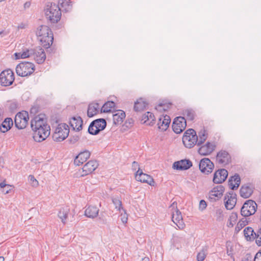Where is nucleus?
<instances>
[{
    "mask_svg": "<svg viewBox=\"0 0 261 261\" xmlns=\"http://www.w3.org/2000/svg\"><path fill=\"white\" fill-rule=\"evenodd\" d=\"M170 105V104H165L161 103L155 107V109L160 112L166 111L169 108Z\"/></svg>",
    "mask_w": 261,
    "mask_h": 261,
    "instance_id": "nucleus-46",
    "label": "nucleus"
},
{
    "mask_svg": "<svg viewBox=\"0 0 261 261\" xmlns=\"http://www.w3.org/2000/svg\"><path fill=\"white\" fill-rule=\"evenodd\" d=\"M73 215L70 213V208L68 206L61 207L58 212V216L61 219V222L65 224L70 216Z\"/></svg>",
    "mask_w": 261,
    "mask_h": 261,
    "instance_id": "nucleus-21",
    "label": "nucleus"
},
{
    "mask_svg": "<svg viewBox=\"0 0 261 261\" xmlns=\"http://www.w3.org/2000/svg\"><path fill=\"white\" fill-rule=\"evenodd\" d=\"M99 213V209L95 206H89L85 211V215L90 218H96Z\"/></svg>",
    "mask_w": 261,
    "mask_h": 261,
    "instance_id": "nucleus-29",
    "label": "nucleus"
},
{
    "mask_svg": "<svg viewBox=\"0 0 261 261\" xmlns=\"http://www.w3.org/2000/svg\"><path fill=\"white\" fill-rule=\"evenodd\" d=\"M0 187L2 189V192L5 194H8L9 193V190H6V191H5V188H10V187H11V186L9 185H6V184H5L4 182H1L0 183Z\"/></svg>",
    "mask_w": 261,
    "mask_h": 261,
    "instance_id": "nucleus-52",
    "label": "nucleus"
},
{
    "mask_svg": "<svg viewBox=\"0 0 261 261\" xmlns=\"http://www.w3.org/2000/svg\"><path fill=\"white\" fill-rule=\"evenodd\" d=\"M227 254H228V255L231 256V257H232L231 247H230V249L227 247Z\"/></svg>",
    "mask_w": 261,
    "mask_h": 261,
    "instance_id": "nucleus-57",
    "label": "nucleus"
},
{
    "mask_svg": "<svg viewBox=\"0 0 261 261\" xmlns=\"http://www.w3.org/2000/svg\"><path fill=\"white\" fill-rule=\"evenodd\" d=\"M44 128L34 130V139L36 141L40 142L45 140L50 135V126L49 125H43Z\"/></svg>",
    "mask_w": 261,
    "mask_h": 261,
    "instance_id": "nucleus-10",
    "label": "nucleus"
},
{
    "mask_svg": "<svg viewBox=\"0 0 261 261\" xmlns=\"http://www.w3.org/2000/svg\"><path fill=\"white\" fill-rule=\"evenodd\" d=\"M79 136L78 135H75L70 137L69 141L71 144H74L79 141Z\"/></svg>",
    "mask_w": 261,
    "mask_h": 261,
    "instance_id": "nucleus-53",
    "label": "nucleus"
},
{
    "mask_svg": "<svg viewBox=\"0 0 261 261\" xmlns=\"http://www.w3.org/2000/svg\"><path fill=\"white\" fill-rule=\"evenodd\" d=\"M216 145L214 143L207 142L206 144L201 145L198 149V152L201 155H208L212 153L215 149Z\"/></svg>",
    "mask_w": 261,
    "mask_h": 261,
    "instance_id": "nucleus-18",
    "label": "nucleus"
},
{
    "mask_svg": "<svg viewBox=\"0 0 261 261\" xmlns=\"http://www.w3.org/2000/svg\"><path fill=\"white\" fill-rule=\"evenodd\" d=\"M48 125L46 119L41 118L40 116H37L31 121V127L34 130L40 129L44 128L43 125Z\"/></svg>",
    "mask_w": 261,
    "mask_h": 261,
    "instance_id": "nucleus-22",
    "label": "nucleus"
},
{
    "mask_svg": "<svg viewBox=\"0 0 261 261\" xmlns=\"http://www.w3.org/2000/svg\"><path fill=\"white\" fill-rule=\"evenodd\" d=\"M192 166V163L189 160H182L173 164V168L178 170H187Z\"/></svg>",
    "mask_w": 261,
    "mask_h": 261,
    "instance_id": "nucleus-26",
    "label": "nucleus"
},
{
    "mask_svg": "<svg viewBox=\"0 0 261 261\" xmlns=\"http://www.w3.org/2000/svg\"><path fill=\"white\" fill-rule=\"evenodd\" d=\"M112 202L117 211H120L122 209V202L118 197H113L112 198Z\"/></svg>",
    "mask_w": 261,
    "mask_h": 261,
    "instance_id": "nucleus-43",
    "label": "nucleus"
},
{
    "mask_svg": "<svg viewBox=\"0 0 261 261\" xmlns=\"http://www.w3.org/2000/svg\"><path fill=\"white\" fill-rule=\"evenodd\" d=\"M45 13L46 18L52 23L57 22L61 16L59 6L55 4H51L49 7L47 5Z\"/></svg>",
    "mask_w": 261,
    "mask_h": 261,
    "instance_id": "nucleus-2",
    "label": "nucleus"
},
{
    "mask_svg": "<svg viewBox=\"0 0 261 261\" xmlns=\"http://www.w3.org/2000/svg\"><path fill=\"white\" fill-rule=\"evenodd\" d=\"M255 241L258 246H261V228L258 229L255 234Z\"/></svg>",
    "mask_w": 261,
    "mask_h": 261,
    "instance_id": "nucleus-49",
    "label": "nucleus"
},
{
    "mask_svg": "<svg viewBox=\"0 0 261 261\" xmlns=\"http://www.w3.org/2000/svg\"><path fill=\"white\" fill-rule=\"evenodd\" d=\"M136 179L143 183H147L148 185L154 186L155 182L153 178L150 175L144 173L142 171H137L135 174Z\"/></svg>",
    "mask_w": 261,
    "mask_h": 261,
    "instance_id": "nucleus-14",
    "label": "nucleus"
},
{
    "mask_svg": "<svg viewBox=\"0 0 261 261\" xmlns=\"http://www.w3.org/2000/svg\"><path fill=\"white\" fill-rule=\"evenodd\" d=\"M200 171L206 174L211 173L214 168V165L208 158H204L201 160L199 164Z\"/></svg>",
    "mask_w": 261,
    "mask_h": 261,
    "instance_id": "nucleus-12",
    "label": "nucleus"
},
{
    "mask_svg": "<svg viewBox=\"0 0 261 261\" xmlns=\"http://www.w3.org/2000/svg\"><path fill=\"white\" fill-rule=\"evenodd\" d=\"M13 124V121L12 118H7L2 123L0 126V130L3 133H6L11 128Z\"/></svg>",
    "mask_w": 261,
    "mask_h": 261,
    "instance_id": "nucleus-32",
    "label": "nucleus"
},
{
    "mask_svg": "<svg viewBox=\"0 0 261 261\" xmlns=\"http://www.w3.org/2000/svg\"><path fill=\"white\" fill-rule=\"evenodd\" d=\"M198 136V142H197V145H198V146L202 144L204 142V141L206 140L207 137L206 131L204 129L201 130L198 133V136Z\"/></svg>",
    "mask_w": 261,
    "mask_h": 261,
    "instance_id": "nucleus-38",
    "label": "nucleus"
},
{
    "mask_svg": "<svg viewBox=\"0 0 261 261\" xmlns=\"http://www.w3.org/2000/svg\"><path fill=\"white\" fill-rule=\"evenodd\" d=\"M8 190L9 191L10 190V188H5V191H6V190Z\"/></svg>",
    "mask_w": 261,
    "mask_h": 261,
    "instance_id": "nucleus-61",
    "label": "nucleus"
},
{
    "mask_svg": "<svg viewBox=\"0 0 261 261\" xmlns=\"http://www.w3.org/2000/svg\"><path fill=\"white\" fill-rule=\"evenodd\" d=\"M125 214H124L123 216H122V215H121V216H122L121 220L123 223H126L127 221V217H125Z\"/></svg>",
    "mask_w": 261,
    "mask_h": 261,
    "instance_id": "nucleus-56",
    "label": "nucleus"
},
{
    "mask_svg": "<svg viewBox=\"0 0 261 261\" xmlns=\"http://www.w3.org/2000/svg\"><path fill=\"white\" fill-rule=\"evenodd\" d=\"M70 124L74 130L79 131L82 128L83 120L80 117H73L70 120Z\"/></svg>",
    "mask_w": 261,
    "mask_h": 261,
    "instance_id": "nucleus-28",
    "label": "nucleus"
},
{
    "mask_svg": "<svg viewBox=\"0 0 261 261\" xmlns=\"http://www.w3.org/2000/svg\"><path fill=\"white\" fill-rule=\"evenodd\" d=\"M115 106V103L113 101H107L101 108V111L103 113H108L111 111L112 109Z\"/></svg>",
    "mask_w": 261,
    "mask_h": 261,
    "instance_id": "nucleus-39",
    "label": "nucleus"
},
{
    "mask_svg": "<svg viewBox=\"0 0 261 261\" xmlns=\"http://www.w3.org/2000/svg\"><path fill=\"white\" fill-rule=\"evenodd\" d=\"M228 176V172L224 169H221L215 172L213 181L215 184H221L224 181Z\"/></svg>",
    "mask_w": 261,
    "mask_h": 261,
    "instance_id": "nucleus-20",
    "label": "nucleus"
},
{
    "mask_svg": "<svg viewBox=\"0 0 261 261\" xmlns=\"http://www.w3.org/2000/svg\"><path fill=\"white\" fill-rule=\"evenodd\" d=\"M224 188L222 186L213 188L208 193V198L211 202H215L220 199L224 192Z\"/></svg>",
    "mask_w": 261,
    "mask_h": 261,
    "instance_id": "nucleus-13",
    "label": "nucleus"
},
{
    "mask_svg": "<svg viewBox=\"0 0 261 261\" xmlns=\"http://www.w3.org/2000/svg\"><path fill=\"white\" fill-rule=\"evenodd\" d=\"M90 151L87 150L80 152L74 159V164L76 166L81 165L90 158Z\"/></svg>",
    "mask_w": 261,
    "mask_h": 261,
    "instance_id": "nucleus-23",
    "label": "nucleus"
},
{
    "mask_svg": "<svg viewBox=\"0 0 261 261\" xmlns=\"http://www.w3.org/2000/svg\"><path fill=\"white\" fill-rule=\"evenodd\" d=\"M237 200V195L233 192L226 194L224 199L226 208L229 210H232L236 204Z\"/></svg>",
    "mask_w": 261,
    "mask_h": 261,
    "instance_id": "nucleus-16",
    "label": "nucleus"
},
{
    "mask_svg": "<svg viewBox=\"0 0 261 261\" xmlns=\"http://www.w3.org/2000/svg\"><path fill=\"white\" fill-rule=\"evenodd\" d=\"M186 125V120L185 117H177L173 121L172 129L176 134H180L185 129Z\"/></svg>",
    "mask_w": 261,
    "mask_h": 261,
    "instance_id": "nucleus-11",
    "label": "nucleus"
},
{
    "mask_svg": "<svg viewBox=\"0 0 261 261\" xmlns=\"http://www.w3.org/2000/svg\"><path fill=\"white\" fill-rule=\"evenodd\" d=\"M103 224H106V221H105L104 220H103Z\"/></svg>",
    "mask_w": 261,
    "mask_h": 261,
    "instance_id": "nucleus-62",
    "label": "nucleus"
},
{
    "mask_svg": "<svg viewBox=\"0 0 261 261\" xmlns=\"http://www.w3.org/2000/svg\"><path fill=\"white\" fill-rule=\"evenodd\" d=\"M14 80V73L10 69L4 70L0 74V83L2 86H10L12 84Z\"/></svg>",
    "mask_w": 261,
    "mask_h": 261,
    "instance_id": "nucleus-9",
    "label": "nucleus"
},
{
    "mask_svg": "<svg viewBox=\"0 0 261 261\" xmlns=\"http://www.w3.org/2000/svg\"><path fill=\"white\" fill-rule=\"evenodd\" d=\"M5 258L3 256H0V261H4Z\"/></svg>",
    "mask_w": 261,
    "mask_h": 261,
    "instance_id": "nucleus-60",
    "label": "nucleus"
},
{
    "mask_svg": "<svg viewBox=\"0 0 261 261\" xmlns=\"http://www.w3.org/2000/svg\"><path fill=\"white\" fill-rule=\"evenodd\" d=\"M32 57L38 64L43 63L45 59L46 55L43 49L40 47H37L32 51Z\"/></svg>",
    "mask_w": 261,
    "mask_h": 261,
    "instance_id": "nucleus-17",
    "label": "nucleus"
},
{
    "mask_svg": "<svg viewBox=\"0 0 261 261\" xmlns=\"http://www.w3.org/2000/svg\"><path fill=\"white\" fill-rule=\"evenodd\" d=\"M238 219V214L237 213H232L229 219V222L227 223L228 227H233Z\"/></svg>",
    "mask_w": 261,
    "mask_h": 261,
    "instance_id": "nucleus-42",
    "label": "nucleus"
},
{
    "mask_svg": "<svg viewBox=\"0 0 261 261\" xmlns=\"http://www.w3.org/2000/svg\"><path fill=\"white\" fill-rule=\"evenodd\" d=\"M29 179L30 181V184L33 187H36L38 186V181L35 178L33 175H29Z\"/></svg>",
    "mask_w": 261,
    "mask_h": 261,
    "instance_id": "nucleus-50",
    "label": "nucleus"
},
{
    "mask_svg": "<svg viewBox=\"0 0 261 261\" xmlns=\"http://www.w3.org/2000/svg\"><path fill=\"white\" fill-rule=\"evenodd\" d=\"M215 217L218 221H221L223 219V212L222 210L218 208L216 211Z\"/></svg>",
    "mask_w": 261,
    "mask_h": 261,
    "instance_id": "nucleus-47",
    "label": "nucleus"
},
{
    "mask_svg": "<svg viewBox=\"0 0 261 261\" xmlns=\"http://www.w3.org/2000/svg\"><path fill=\"white\" fill-rule=\"evenodd\" d=\"M241 183V179L238 174L231 176L228 180V184L231 190L238 189Z\"/></svg>",
    "mask_w": 261,
    "mask_h": 261,
    "instance_id": "nucleus-30",
    "label": "nucleus"
},
{
    "mask_svg": "<svg viewBox=\"0 0 261 261\" xmlns=\"http://www.w3.org/2000/svg\"><path fill=\"white\" fill-rule=\"evenodd\" d=\"M29 119V114L27 111H22L18 113L14 120L15 126L19 129L24 128L28 124Z\"/></svg>",
    "mask_w": 261,
    "mask_h": 261,
    "instance_id": "nucleus-8",
    "label": "nucleus"
},
{
    "mask_svg": "<svg viewBox=\"0 0 261 261\" xmlns=\"http://www.w3.org/2000/svg\"><path fill=\"white\" fill-rule=\"evenodd\" d=\"M206 206L207 203L206 201L204 200H201L199 202V210L200 211H203L206 208Z\"/></svg>",
    "mask_w": 261,
    "mask_h": 261,
    "instance_id": "nucleus-51",
    "label": "nucleus"
},
{
    "mask_svg": "<svg viewBox=\"0 0 261 261\" xmlns=\"http://www.w3.org/2000/svg\"><path fill=\"white\" fill-rule=\"evenodd\" d=\"M147 105V102L144 99L140 98L135 102L134 109L136 112H141L146 108Z\"/></svg>",
    "mask_w": 261,
    "mask_h": 261,
    "instance_id": "nucleus-31",
    "label": "nucleus"
},
{
    "mask_svg": "<svg viewBox=\"0 0 261 261\" xmlns=\"http://www.w3.org/2000/svg\"><path fill=\"white\" fill-rule=\"evenodd\" d=\"M172 211V219L178 229H182L185 227L181 212L177 208V203L174 202L170 206Z\"/></svg>",
    "mask_w": 261,
    "mask_h": 261,
    "instance_id": "nucleus-6",
    "label": "nucleus"
},
{
    "mask_svg": "<svg viewBox=\"0 0 261 261\" xmlns=\"http://www.w3.org/2000/svg\"><path fill=\"white\" fill-rule=\"evenodd\" d=\"M216 161L220 165H226L230 163L231 156L227 151L221 150L217 153Z\"/></svg>",
    "mask_w": 261,
    "mask_h": 261,
    "instance_id": "nucleus-15",
    "label": "nucleus"
},
{
    "mask_svg": "<svg viewBox=\"0 0 261 261\" xmlns=\"http://www.w3.org/2000/svg\"><path fill=\"white\" fill-rule=\"evenodd\" d=\"M182 142L187 148H191L195 144H197L198 136L196 132L193 129H189L182 137Z\"/></svg>",
    "mask_w": 261,
    "mask_h": 261,
    "instance_id": "nucleus-5",
    "label": "nucleus"
},
{
    "mask_svg": "<svg viewBox=\"0 0 261 261\" xmlns=\"http://www.w3.org/2000/svg\"><path fill=\"white\" fill-rule=\"evenodd\" d=\"M69 128L65 123H61L56 127L53 134V139L56 142H62L69 135Z\"/></svg>",
    "mask_w": 261,
    "mask_h": 261,
    "instance_id": "nucleus-3",
    "label": "nucleus"
},
{
    "mask_svg": "<svg viewBox=\"0 0 261 261\" xmlns=\"http://www.w3.org/2000/svg\"><path fill=\"white\" fill-rule=\"evenodd\" d=\"M254 188L250 184L243 185L240 190V195L244 198H249L253 192Z\"/></svg>",
    "mask_w": 261,
    "mask_h": 261,
    "instance_id": "nucleus-25",
    "label": "nucleus"
},
{
    "mask_svg": "<svg viewBox=\"0 0 261 261\" xmlns=\"http://www.w3.org/2000/svg\"><path fill=\"white\" fill-rule=\"evenodd\" d=\"M244 234L247 241H252L255 239V234L252 228L247 227L244 230Z\"/></svg>",
    "mask_w": 261,
    "mask_h": 261,
    "instance_id": "nucleus-34",
    "label": "nucleus"
},
{
    "mask_svg": "<svg viewBox=\"0 0 261 261\" xmlns=\"http://www.w3.org/2000/svg\"><path fill=\"white\" fill-rule=\"evenodd\" d=\"M142 120H144V123L151 120L150 123H151L152 121H154V115L152 113L147 112L143 115Z\"/></svg>",
    "mask_w": 261,
    "mask_h": 261,
    "instance_id": "nucleus-44",
    "label": "nucleus"
},
{
    "mask_svg": "<svg viewBox=\"0 0 261 261\" xmlns=\"http://www.w3.org/2000/svg\"><path fill=\"white\" fill-rule=\"evenodd\" d=\"M125 117V113L123 111L121 110L116 111L115 113L113 115L114 124L115 125L121 124Z\"/></svg>",
    "mask_w": 261,
    "mask_h": 261,
    "instance_id": "nucleus-27",
    "label": "nucleus"
},
{
    "mask_svg": "<svg viewBox=\"0 0 261 261\" xmlns=\"http://www.w3.org/2000/svg\"><path fill=\"white\" fill-rule=\"evenodd\" d=\"M59 4L61 7L64 8L65 10L68 11L71 8V2L70 0H59Z\"/></svg>",
    "mask_w": 261,
    "mask_h": 261,
    "instance_id": "nucleus-40",
    "label": "nucleus"
},
{
    "mask_svg": "<svg viewBox=\"0 0 261 261\" xmlns=\"http://www.w3.org/2000/svg\"><path fill=\"white\" fill-rule=\"evenodd\" d=\"M171 119L168 115H163L159 119L158 125V128L162 131L166 130L170 124Z\"/></svg>",
    "mask_w": 261,
    "mask_h": 261,
    "instance_id": "nucleus-24",
    "label": "nucleus"
},
{
    "mask_svg": "<svg viewBox=\"0 0 261 261\" xmlns=\"http://www.w3.org/2000/svg\"><path fill=\"white\" fill-rule=\"evenodd\" d=\"M132 169L135 171L137 170V171H141L140 169L138 163L136 161L133 162L132 163Z\"/></svg>",
    "mask_w": 261,
    "mask_h": 261,
    "instance_id": "nucleus-54",
    "label": "nucleus"
},
{
    "mask_svg": "<svg viewBox=\"0 0 261 261\" xmlns=\"http://www.w3.org/2000/svg\"><path fill=\"white\" fill-rule=\"evenodd\" d=\"M36 34L43 47L47 48L53 44V34L48 27L44 25L40 26L37 29Z\"/></svg>",
    "mask_w": 261,
    "mask_h": 261,
    "instance_id": "nucleus-1",
    "label": "nucleus"
},
{
    "mask_svg": "<svg viewBox=\"0 0 261 261\" xmlns=\"http://www.w3.org/2000/svg\"><path fill=\"white\" fill-rule=\"evenodd\" d=\"M99 105L98 103H91L88 106L87 111V115L89 117H92L99 111Z\"/></svg>",
    "mask_w": 261,
    "mask_h": 261,
    "instance_id": "nucleus-33",
    "label": "nucleus"
},
{
    "mask_svg": "<svg viewBox=\"0 0 261 261\" xmlns=\"http://www.w3.org/2000/svg\"><path fill=\"white\" fill-rule=\"evenodd\" d=\"M141 261H149V259L148 257H144L141 259Z\"/></svg>",
    "mask_w": 261,
    "mask_h": 261,
    "instance_id": "nucleus-59",
    "label": "nucleus"
},
{
    "mask_svg": "<svg viewBox=\"0 0 261 261\" xmlns=\"http://www.w3.org/2000/svg\"><path fill=\"white\" fill-rule=\"evenodd\" d=\"M184 117L188 120H193L195 116V113L194 110L191 109H185L182 113Z\"/></svg>",
    "mask_w": 261,
    "mask_h": 261,
    "instance_id": "nucleus-36",
    "label": "nucleus"
},
{
    "mask_svg": "<svg viewBox=\"0 0 261 261\" xmlns=\"http://www.w3.org/2000/svg\"><path fill=\"white\" fill-rule=\"evenodd\" d=\"M207 249L203 248L197 254V261H203L205 258L207 254Z\"/></svg>",
    "mask_w": 261,
    "mask_h": 261,
    "instance_id": "nucleus-45",
    "label": "nucleus"
},
{
    "mask_svg": "<svg viewBox=\"0 0 261 261\" xmlns=\"http://www.w3.org/2000/svg\"><path fill=\"white\" fill-rule=\"evenodd\" d=\"M98 166L96 161L91 160L87 162L83 167L81 176H84L92 173Z\"/></svg>",
    "mask_w": 261,
    "mask_h": 261,
    "instance_id": "nucleus-19",
    "label": "nucleus"
},
{
    "mask_svg": "<svg viewBox=\"0 0 261 261\" xmlns=\"http://www.w3.org/2000/svg\"><path fill=\"white\" fill-rule=\"evenodd\" d=\"M257 208L256 202L252 200H247L243 205L241 214L244 217H249L255 214Z\"/></svg>",
    "mask_w": 261,
    "mask_h": 261,
    "instance_id": "nucleus-7",
    "label": "nucleus"
},
{
    "mask_svg": "<svg viewBox=\"0 0 261 261\" xmlns=\"http://www.w3.org/2000/svg\"><path fill=\"white\" fill-rule=\"evenodd\" d=\"M33 49H27L25 51H23L22 53H15V56L16 57V59H25L30 57H32V52Z\"/></svg>",
    "mask_w": 261,
    "mask_h": 261,
    "instance_id": "nucleus-37",
    "label": "nucleus"
},
{
    "mask_svg": "<svg viewBox=\"0 0 261 261\" xmlns=\"http://www.w3.org/2000/svg\"><path fill=\"white\" fill-rule=\"evenodd\" d=\"M31 2H27L24 4V8L27 9L29 8L31 6Z\"/></svg>",
    "mask_w": 261,
    "mask_h": 261,
    "instance_id": "nucleus-58",
    "label": "nucleus"
},
{
    "mask_svg": "<svg viewBox=\"0 0 261 261\" xmlns=\"http://www.w3.org/2000/svg\"><path fill=\"white\" fill-rule=\"evenodd\" d=\"M35 70V65L31 62L19 63L16 67L17 74L21 76H27L31 75Z\"/></svg>",
    "mask_w": 261,
    "mask_h": 261,
    "instance_id": "nucleus-4",
    "label": "nucleus"
},
{
    "mask_svg": "<svg viewBox=\"0 0 261 261\" xmlns=\"http://www.w3.org/2000/svg\"><path fill=\"white\" fill-rule=\"evenodd\" d=\"M2 32H0V35L2 34Z\"/></svg>",
    "mask_w": 261,
    "mask_h": 261,
    "instance_id": "nucleus-63",
    "label": "nucleus"
},
{
    "mask_svg": "<svg viewBox=\"0 0 261 261\" xmlns=\"http://www.w3.org/2000/svg\"><path fill=\"white\" fill-rule=\"evenodd\" d=\"M95 126V128L100 132L105 128L107 123L104 119H98L92 122Z\"/></svg>",
    "mask_w": 261,
    "mask_h": 261,
    "instance_id": "nucleus-35",
    "label": "nucleus"
},
{
    "mask_svg": "<svg viewBox=\"0 0 261 261\" xmlns=\"http://www.w3.org/2000/svg\"><path fill=\"white\" fill-rule=\"evenodd\" d=\"M254 261H261V251H258L255 255Z\"/></svg>",
    "mask_w": 261,
    "mask_h": 261,
    "instance_id": "nucleus-55",
    "label": "nucleus"
},
{
    "mask_svg": "<svg viewBox=\"0 0 261 261\" xmlns=\"http://www.w3.org/2000/svg\"><path fill=\"white\" fill-rule=\"evenodd\" d=\"M248 223V221L246 217L243 218L241 219L239 222L237 223V226L235 228V230L237 232L239 231L242 229L245 225Z\"/></svg>",
    "mask_w": 261,
    "mask_h": 261,
    "instance_id": "nucleus-41",
    "label": "nucleus"
},
{
    "mask_svg": "<svg viewBox=\"0 0 261 261\" xmlns=\"http://www.w3.org/2000/svg\"><path fill=\"white\" fill-rule=\"evenodd\" d=\"M88 132L91 135H96L99 132L98 131V129L95 128V126L93 124V123L91 122L88 127Z\"/></svg>",
    "mask_w": 261,
    "mask_h": 261,
    "instance_id": "nucleus-48",
    "label": "nucleus"
}]
</instances>
